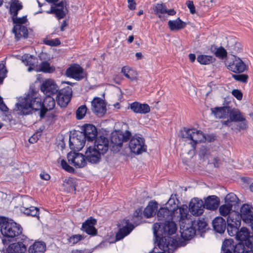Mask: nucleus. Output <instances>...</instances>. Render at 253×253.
Masks as SVG:
<instances>
[{
    "label": "nucleus",
    "instance_id": "nucleus-1",
    "mask_svg": "<svg viewBox=\"0 0 253 253\" xmlns=\"http://www.w3.org/2000/svg\"><path fill=\"white\" fill-rule=\"evenodd\" d=\"M55 105V100L51 96H46L42 102L39 93L34 90H30L26 96L16 104V107L23 115H28L33 110H40V116L43 118L47 111L53 109Z\"/></svg>",
    "mask_w": 253,
    "mask_h": 253
},
{
    "label": "nucleus",
    "instance_id": "nucleus-2",
    "mask_svg": "<svg viewBox=\"0 0 253 253\" xmlns=\"http://www.w3.org/2000/svg\"><path fill=\"white\" fill-rule=\"evenodd\" d=\"M153 233L155 241L162 251L159 253H172L177 247L178 242L170 235L176 233L177 227L174 222L167 220L164 223H155L153 224Z\"/></svg>",
    "mask_w": 253,
    "mask_h": 253
},
{
    "label": "nucleus",
    "instance_id": "nucleus-3",
    "mask_svg": "<svg viewBox=\"0 0 253 253\" xmlns=\"http://www.w3.org/2000/svg\"><path fill=\"white\" fill-rule=\"evenodd\" d=\"M0 232L4 238L2 239L3 245L6 247L11 242L18 239L25 240L26 236L22 234V228L15 222L6 221L1 225Z\"/></svg>",
    "mask_w": 253,
    "mask_h": 253
},
{
    "label": "nucleus",
    "instance_id": "nucleus-4",
    "mask_svg": "<svg viewBox=\"0 0 253 253\" xmlns=\"http://www.w3.org/2000/svg\"><path fill=\"white\" fill-rule=\"evenodd\" d=\"M207 223L204 219L194 220H187L180 223V232L181 236L184 240L192 239L196 234V232L202 233L205 231Z\"/></svg>",
    "mask_w": 253,
    "mask_h": 253
},
{
    "label": "nucleus",
    "instance_id": "nucleus-5",
    "mask_svg": "<svg viewBox=\"0 0 253 253\" xmlns=\"http://www.w3.org/2000/svg\"><path fill=\"white\" fill-rule=\"evenodd\" d=\"M181 138L183 141H188L191 144L192 150H196V145L203 139L208 142H212L215 140V136L213 135H205L200 130L195 128H187L184 127L181 133Z\"/></svg>",
    "mask_w": 253,
    "mask_h": 253
},
{
    "label": "nucleus",
    "instance_id": "nucleus-6",
    "mask_svg": "<svg viewBox=\"0 0 253 253\" xmlns=\"http://www.w3.org/2000/svg\"><path fill=\"white\" fill-rule=\"evenodd\" d=\"M225 64L228 70L236 73H243L248 69L247 66L239 57L232 54L226 58Z\"/></svg>",
    "mask_w": 253,
    "mask_h": 253
},
{
    "label": "nucleus",
    "instance_id": "nucleus-7",
    "mask_svg": "<svg viewBox=\"0 0 253 253\" xmlns=\"http://www.w3.org/2000/svg\"><path fill=\"white\" fill-rule=\"evenodd\" d=\"M85 141L82 131L74 130L70 135V148L75 151H79L84 147Z\"/></svg>",
    "mask_w": 253,
    "mask_h": 253
},
{
    "label": "nucleus",
    "instance_id": "nucleus-8",
    "mask_svg": "<svg viewBox=\"0 0 253 253\" xmlns=\"http://www.w3.org/2000/svg\"><path fill=\"white\" fill-rule=\"evenodd\" d=\"M33 203L34 200L31 197H25L22 199V205L20 210L27 215L37 217L39 218V209L33 206Z\"/></svg>",
    "mask_w": 253,
    "mask_h": 253
},
{
    "label": "nucleus",
    "instance_id": "nucleus-9",
    "mask_svg": "<svg viewBox=\"0 0 253 253\" xmlns=\"http://www.w3.org/2000/svg\"><path fill=\"white\" fill-rule=\"evenodd\" d=\"M130 151L136 155H139L147 150V146L145 144V139L140 136H133L129 142Z\"/></svg>",
    "mask_w": 253,
    "mask_h": 253
},
{
    "label": "nucleus",
    "instance_id": "nucleus-10",
    "mask_svg": "<svg viewBox=\"0 0 253 253\" xmlns=\"http://www.w3.org/2000/svg\"><path fill=\"white\" fill-rule=\"evenodd\" d=\"M131 134L128 130H126L124 133L121 131H117L111 134V142L113 147H117V149H120L123 142H127L130 138Z\"/></svg>",
    "mask_w": 253,
    "mask_h": 253
},
{
    "label": "nucleus",
    "instance_id": "nucleus-11",
    "mask_svg": "<svg viewBox=\"0 0 253 253\" xmlns=\"http://www.w3.org/2000/svg\"><path fill=\"white\" fill-rule=\"evenodd\" d=\"M72 88L69 86L60 89L56 95V101L61 107H66L72 96Z\"/></svg>",
    "mask_w": 253,
    "mask_h": 253
},
{
    "label": "nucleus",
    "instance_id": "nucleus-12",
    "mask_svg": "<svg viewBox=\"0 0 253 253\" xmlns=\"http://www.w3.org/2000/svg\"><path fill=\"white\" fill-rule=\"evenodd\" d=\"M67 157L68 162L76 168H84L87 164L85 155L82 153L70 152Z\"/></svg>",
    "mask_w": 253,
    "mask_h": 253
},
{
    "label": "nucleus",
    "instance_id": "nucleus-13",
    "mask_svg": "<svg viewBox=\"0 0 253 253\" xmlns=\"http://www.w3.org/2000/svg\"><path fill=\"white\" fill-rule=\"evenodd\" d=\"M15 241V243H10L8 245V246L6 249V253H25L27 250V237H26L25 240L18 239Z\"/></svg>",
    "mask_w": 253,
    "mask_h": 253
},
{
    "label": "nucleus",
    "instance_id": "nucleus-14",
    "mask_svg": "<svg viewBox=\"0 0 253 253\" xmlns=\"http://www.w3.org/2000/svg\"><path fill=\"white\" fill-rule=\"evenodd\" d=\"M91 110L98 117H102L106 112V104L104 100L100 98L95 97L91 101Z\"/></svg>",
    "mask_w": 253,
    "mask_h": 253
},
{
    "label": "nucleus",
    "instance_id": "nucleus-15",
    "mask_svg": "<svg viewBox=\"0 0 253 253\" xmlns=\"http://www.w3.org/2000/svg\"><path fill=\"white\" fill-rule=\"evenodd\" d=\"M236 238L239 242L245 243L247 247L253 249V236L250 235V232L247 228H241L237 233Z\"/></svg>",
    "mask_w": 253,
    "mask_h": 253
},
{
    "label": "nucleus",
    "instance_id": "nucleus-16",
    "mask_svg": "<svg viewBox=\"0 0 253 253\" xmlns=\"http://www.w3.org/2000/svg\"><path fill=\"white\" fill-rule=\"evenodd\" d=\"M41 90L46 96L55 94L59 91L58 86L52 80H47L43 82L41 86Z\"/></svg>",
    "mask_w": 253,
    "mask_h": 253
},
{
    "label": "nucleus",
    "instance_id": "nucleus-17",
    "mask_svg": "<svg viewBox=\"0 0 253 253\" xmlns=\"http://www.w3.org/2000/svg\"><path fill=\"white\" fill-rule=\"evenodd\" d=\"M82 134H84V139L88 142L94 140L97 137V130L96 127L92 124H85L81 128Z\"/></svg>",
    "mask_w": 253,
    "mask_h": 253
},
{
    "label": "nucleus",
    "instance_id": "nucleus-18",
    "mask_svg": "<svg viewBox=\"0 0 253 253\" xmlns=\"http://www.w3.org/2000/svg\"><path fill=\"white\" fill-rule=\"evenodd\" d=\"M66 75L76 80L80 81L84 78L83 68L78 64H74L66 71Z\"/></svg>",
    "mask_w": 253,
    "mask_h": 253
},
{
    "label": "nucleus",
    "instance_id": "nucleus-19",
    "mask_svg": "<svg viewBox=\"0 0 253 253\" xmlns=\"http://www.w3.org/2000/svg\"><path fill=\"white\" fill-rule=\"evenodd\" d=\"M96 223V219L90 216L82 223L81 230L88 235L95 236L97 234V230L94 227Z\"/></svg>",
    "mask_w": 253,
    "mask_h": 253
},
{
    "label": "nucleus",
    "instance_id": "nucleus-20",
    "mask_svg": "<svg viewBox=\"0 0 253 253\" xmlns=\"http://www.w3.org/2000/svg\"><path fill=\"white\" fill-rule=\"evenodd\" d=\"M84 155L86 162L94 164L98 163L101 161V156L103 155L93 147L89 146L86 149Z\"/></svg>",
    "mask_w": 253,
    "mask_h": 253
},
{
    "label": "nucleus",
    "instance_id": "nucleus-21",
    "mask_svg": "<svg viewBox=\"0 0 253 253\" xmlns=\"http://www.w3.org/2000/svg\"><path fill=\"white\" fill-rule=\"evenodd\" d=\"M241 213L240 216L241 219L248 224H252L253 222V209L248 204H244L242 206L240 209Z\"/></svg>",
    "mask_w": 253,
    "mask_h": 253
},
{
    "label": "nucleus",
    "instance_id": "nucleus-22",
    "mask_svg": "<svg viewBox=\"0 0 253 253\" xmlns=\"http://www.w3.org/2000/svg\"><path fill=\"white\" fill-rule=\"evenodd\" d=\"M205 209L203 202L198 198H194L191 200L189 203V211L193 215L197 216L201 215Z\"/></svg>",
    "mask_w": 253,
    "mask_h": 253
},
{
    "label": "nucleus",
    "instance_id": "nucleus-23",
    "mask_svg": "<svg viewBox=\"0 0 253 253\" xmlns=\"http://www.w3.org/2000/svg\"><path fill=\"white\" fill-rule=\"evenodd\" d=\"M109 141L107 138L100 136L95 139L93 147L104 155L109 149Z\"/></svg>",
    "mask_w": 253,
    "mask_h": 253
},
{
    "label": "nucleus",
    "instance_id": "nucleus-24",
    "mask_svg": "<svg viewBox=\"0 0 253 253\" xmlns=\"http://www.w3.org/2000/svg\"><path fill=\"white\" fill-rule=\"evenodd\" d=\"M230 109L231 107L228 106L216 107L211 108V111L216 118H226L229 117Z\"/></svg>",
    "mask_w": 253,
    "mask_h": 253
},
{
    "label": "nucleus",
    "instance_id": "nucleus-25",
    "mask_svg": "<svg viewBox=\"0 0 253 253\" xmlns=\"http://www.w3.org/2000/svg\"><path fill=\"white\" fill-rule=\"evenodd\" d=\"M126 225L123 228H120L116 235V239L117 241L123 239L125 236L128 235L134 229V226L131 223H129V220L124 219Z\"/></svg>",
    "mask_w": 253,
    "mask_h": 253
},
{
    "label": "nucleus",
    "instance_id": "nucleus-26",
    "mask_svg": "<svg viewBox=\"0 0 253 253\" xmlns=\"http://www.w3.org/2000/svg\"><path fill=\"white\" fill-rule=\"evenodd\" d=\"M130 108L133 112L137 114H146L150 111V107L147 104H141L138 102L132 103Z\"/></svg>",
    "mask_w": 253,
    "mask_h": 253
},
{
    "label": "nucleus",
    "instance_id": "nucleus-27",
    "mask_svg": "<svg viewBox=\"0 0 253 253\" xmlns=\"http://www.w3.org/2000/svg\"><path fill=\"white\" fill-rule=\"evenodd\" d=\"M214 230L219 233H223L226 227L225 220L220 216L215 217L212 222Z\"/></svg>",
    "mask_w": 253,
    "mask_h": 253
},
{
    "label": "nucleus",
    "instance_id": "nucleus-28",
    "mask_svg": "<svg viewBox=\"0 0 253 253\" xmlns=\"http://www.w3.org/2000/svg\"><path fill=\"white\" fill-rule=\"evenodd\" d=\"M175 214L167 208H161L157 212L158 220L166 221L171 220Z\"/></svg>",
    "mask_w": 253,
    "mask_h": 253
},
{
    "label": "nucleus",
    "instance_id": "nucleus-29",
    "mask_svg": "<svg viewBox=\"0 0 253 253\" xmlns=\"http://www.w3.org/2000/svg\"><path fill=\"white\" fill-rule=\"evenodd\" d=\"M219 204V198L214 195L209 196L205 199L204 204L205 208L210 210H215L217 209Z\"/></svg>",
    "mask_w": 253,
    "mask_h": 253
},
{
    "label": "nucleus",
    "instance_id": "nucleus-30",
    "mask_svg": "<svg viewBox=\"0 0 253 253\" xmlns=\"http://www.w3.org/2000/svg\"><path fill=\"white\" fill-rule=\"evenodd\" d=\"M12 32L15 35L16 41H19L21 38L26 39L28 36V31L27 27L23 25H14Z\"/></svg>",
    "mask_w": 253,
    "mask_h": 253
},
{
    "label": "nucleus",
    "instance_id": "nucleus-31",
    "mask_svg": "<svg viewBox=\"0 0 253 253\" xmlns=\"http://www.w3.org/2000/svg\"><path fill=\"white\" fill-rule=\"evenodd\" d=\"M166 4L163 3H158L153 5V10L154 14L162 21L167 19V17L163 15L166 13Z\"/></svg>",
    "mask_w": 253,
    "mask_h": 253
},
{
    "label": "nucleus",
    "instance_id": "nucleus-32",
    "mask_svg": "<svg viewBox=\"0 0 253 253\" xmlns=\"http://www.w3.org/2000/svg\"><path fill=\"white\" fill-rule=\"evenodd\" d=\"M46 245L43 242H35L28 249L29 253H44Z\"/></svg>",
    "mask_w": 253,
    "mask_h": 253
},
{
    "label": "nucleus",
    "instance_id": "nucleus-33",
    "mask_svg": "<svg viewBox=\"0 0 253 253\" xmlns=\"http://www.w3.org/2000/svg\"><path fill=\"white\" fill-rule=\"evenodd\" d=\"M168 26L171 31H178L185 27L186 23L182 21L179 18L175 20H169Z\"/></svg>",
    "mask_w": 253,
    "mask_h": 253
},
{
    "label": "nucleus",
    "instance_id": "nucleus-34",
    "mask_svg": "<svg viewBox=\"0 0 253 253\" xmlns=\"http://www.w3.org/2000/svg\"><path fill=\"white\" fill-rule=\"evenodd\" d=\"M158 208V203L154 201H151L143 211V214L146 218L153 216Z\"/></svg>",
    "mask_w": 253,
    "mask_h": 253
},
{
    "label": "nucleus",
    "instance_id": "nucleus-35",
    "mask_svg": "<svg viewBox=\"0 0 253 253\" xmlns=\"http://www.w3.org/2000/svg\"><path fill=\"white\" fill-rule=\"evenodd\" d=\"M229 117L232 122H239L241 121L245 120V116L237 109L231 108Z\"/></svg>",
    "mask_w": 253,
    "mask_h": 253
},
{
    "label": "nucleus",
    "instance_id": "nucleus-36",
    "mask_svg": "<svg viewBox=\"0 0 253 253\" xmlns=\"http://www.w3.org/2000/svg\"><path fill=\"white\" fill-rule=\"evenodd\" d=\"M234 244V241L232 239L224 240L221 246L222 253H233Z\"/></svg>",
    "mask_w": 253,
    "mask_h": 253
},
{
    "label": "nucleus",
    "instance_id": "nucleus-37",
    "mask_svg": "<svg viewBox=\"0 0 253 253\" xmlns=\"http://www.w3.org/2000/svg\"><path fill=\"white\" fill-rule=\"evenodd\" d=\"M176 196V194H172L171 195L170 198L169 199V201H168L166 204V207L169 209V210H170V211H172V212L174 213L175 214L176 213H178L177 210L178 207L177 204L176 203V202H178V200L175 197Z\"/></svg>",
    "mask_w": 253,
    "mask_h": 253
},
{
    "label": "nucleus",
    "instance_id": "nucleus-38",
    "mask_svg": "<svg viewBox=\"0 0 253 253\" xmlns=\"http://www.w3.org/2000/svg\"><path fill=\"white\" fill-rule=\"evenodd\" d=\"M211 51L212 53H214L216 57L221 59H223L227 57V52L222 46L217 47L214 45H211Z\"/></svg>",
    "mask_w": 253,
    "mask_h": 253
},
{
    "label": "nucleus",
    "instance_id": "nucleus-39",
    "mask_svg": "<svg viewBox=\"0 0 253 253\" xmlns=\"http://www.w3.org/2000/svg\"><path fill=\"white\" fill-rule=\"evenodd\" d=\"M22 61L27 66H33V67H38V58L33 55L28 54L22 56Z\"/></svg>",
    "mask_w": 253,
    "mask_h": 253
},
{
    "label": "nucleus",
    "instance_id": "nucleus-40",
    "mask_svg": "<svg viewBox=\"0 0 253 253\" xmlns=\"http://www.w3.org/2000/svg\"><path fill=\"white\" fill-rule=\"evenodd\" d=\"M241 222V217L239 213L235 211H232L228 215L227 220V225H235V223Z\"/></svg>",
    "mask_w": 253,
    "mask_h": 253
},
{
    "label": "nucleus",
    "instance_id": "nucleus-41",
    "mask_svg": "<svg viewBox=\"0 0 253 253\" xmlns=\"http://www.w3.org/2000/svg\"><path fill=\"white\" fill-rule=\"evenodd\" d=\"M177 213H175V216L179 217L180 223L182 221H186L187 220H190L187 218L188 215L187 207L186 205H183L181 207H178Z\"/></svg>",
    "mask_w": 253,
    "mask_h": 253
},
{
    "label": "nucleus",
    "instance_id": "nucleus-42",
    "mask_svg": "<svg viewBox=\"0 0 253 253\" xmlns=\"http://www.w3.org/2000/svg\"><path fill=\"white\" fill-rule=\"evenodd\" d=\"M55 69L50 66L47 61H42L39 65L38 64L37 71L44 73H51L54 72Z\"/></svg>",
    "mask_w": 253,
    "mask_h": 253
},
{
    "label": "nucleus",
    "instance_id": "nucleus-43",
    "mask_svg": "<svg viewBox=\"0 0 253 253\" xmlns=\"http://www.w3.org/2000/svg\"><path fill=\"white\" fill-rule=\"evenodd\" d=\"M23 7L21 3L18 0H14L11 2L10 6L9 11L12 16H16L18 15V11L21 10Z\"/></svg>",
    "mask_w": 253,
    "mask_h": 253
},
{
    "label": "nucleus",
    "instance_id": "nucleus-44",
    "mask_svg": "<svg viewBox=\"0 0 253 253\" xmlns=\"http://www.w3.org/2000/svg\"><path fill=\"white\" fill-rule=\"evenodd\" d=\"M197 60L201 64L208 65L213 62L215 59L212 56L200 55L198 56Z\"/></svg>",
    "mask_w": 253,
    "mask_h": 253
},
{
    "label": "nucleus",
    "instance_id": "nucleus-45",
    "mask_svg": "<svg viewBox=\"0 0 253 253\" xmlns=\"http://www.w3.org/2000/svg\"><path fill=\"white\" fill-rule=\"evenodd\" d=\"M239 200L237 196L233 193L228 194L225 198V202L226 204L231 206L235 205Z\"/></svg>",
    "mask_w": 253,
    "mask_h": 253
},
{
    "label": "nucleus",
    "instance_id": "nucleus-46",
    "mask_svg": "<svg viewBox=\"0 0 253 253\" xmlns=\"http://www.w3.org/2000/svg\"><path fill=\"white\" fill-rule=\"evenodd\" d=\"M240 222L235 223V225H227L226 228L228 234L230 236H236L240 227Z\"/></svg>",
    "mask_w": 253,
    "mask_h": 253
},
{
    "label": "nucleus",
    "instance_id": "nucleus-47",
    "mask_svg": "<svg viewBox=\"0 0 253 253\" xmlns=\"http://www.w3.org/2000/svg\"><path fill=\"white\" fill-rule=\"evenodd\" d=\"M85 236L84 235L75 234L72 235L68 238V241L70 244L75 245L79 242L84 239Z\"/></svg>",
    "mask_w": 253,
    "mask_h": 253
},
{
    "label": "nucleus",
    "instance_id": "nucleus-48",
    "mask_svg": "<svg viewBox=\"0 0 253 253\" xmlns=\"http://www.w3.org/2000/svg\"><path fill=\"white\" fill-rule=\"evenodd\" d=\"M142 208H139L137 209L133 215L132 220L136 224H139L141 220L142 219Z\"/></svg>",
    "mask_w": 253,
    "mask_h": 253
},
{
    "label": "nucleus",
    "instance_id": "nucleus-49",
    "mask_svg": "<svg viewBox=\"0 0 253 253\" xmlns=\"http://www.w3.org/2000/svg\"><path fill=\"white\" fill-rule=\"evenodd\" d=\"M247 249L246 245L244 242H239V243L234 244L233 253H244L245 251Z\"/></svg>",
    "mask_w": 253,
    "mask_h": 253
},
{
    "label": "nucleus",
    "instance_id": "nucleus-50",
    "mask_svg": "<svg viewBox=\"0 0 253 253\" xmlns=\"http://www.w3.org/2000/svg\"><path fill=\"white\" fill-rule=\"evenodd\" d=\"M87 111V107L85 105L80 106L76 112V118L78 120H81L84 118Z\"/></svg>",
    "mask_w": 253,
    "mask_h": 253
},
{
    "label": "nucleus",
    "instance_id": "nucleus-51",
    "mask_svg": "<svg viewBox=\"0 0 253 253\" xmlns=\"http://www.w3.org/2000/svg\"><path fill=\"white\" fill-rule=\"evenodd\" d=\"M232 207L225 204L221 205L219 208V211L220 215L223 216H228L229 213H231Z\"/></svg>",
    "mask_w": 253,
    "mask_h": 253
},
{
    "label": "nucleus",
    "instance_id": "nucleus-52",
    "mask_svg": "<svg viewBox=\"0 0 253 253\" xmlns=\"http://www.w3.org/2000/svg\"><path fill=\"white\" fill-rule=\"evenodd\" d=\"M12 20L13 23L15 24V25H22L23 24H25L27 21L26 16H23L21 18H18L17 16H12Z\"/></svg>",
    "mask_w": 253,
    "mask_h": 253
},
{
    "label": "nucleus",
    "instance_id": "nucleus-53",
    "mask_svg": "<svg viewBox=\"0 0 253 253\" xmlns=\"http://www.w3.org/2000/svg\"><path fill=\"white\" fill-rule=\"evenodd\" d=\"M61 166L63 169L69 173H74L75 172V169L72 167L69 166L64 160H61Z\"/></svg>",
    "mask_w": 253,
    "mask_h": 253
},
{
    "label": "nucleus",
    "instance_id": "nucleus-54",
    "mask_svg": "<svg viewBox=\"0 0 253 253\" xmlns=\"http://www.w3.org/2000/svg\"><path fill=\"white\" fill-rule=\"evenodd\" d=\"M232 77L236 81L244 83H247L248 79V76L245 74H232Z\"/></svg>",
    "mask_w": 253,
    "mask_h": 253
},
{
    "label": "nucleus",
    "instance_id": "nucleus-55",
    "mask_svg": "<svg viewBox=\"0 0 253 253\" xmlns=\"http://www.w3.org/2000/svg\"><path fill=\"white\" fill-rule=\"evenodd\" d=\"M236 125L237 129L239 131L242 130H246L248 127V122L245 118V121H241Z\"/></svg>",
    "mask_w": 253,
    "mask_h": 253
},
{
    "label": "nucleus",
    "instance_id": "nucleus-56",
    "mask_svg": "<svg viewBox=\"0 0 253 253\" xmlns=\"http://www.w3.org/2000/svg\"><path fill=\"white\" fill-rule=\"evenodd\" d=\"M130 70L127 66H124L122 67L121 70V73L123 74V75L128 79L130 81H133L134 78L133 77H130L129 73L130 72Z\"/></svg>",
    "mask_w": 253,
    "mask_h": 253
},
{
    "label": "nucleus",
    "instance_id": "nucleus-57",
    "mask_svg": "<svg viewBox=\"0 0 253 253\" xmlns=\"http://www.w3.org/2000/svg\"><path fill=\"white\" fill-rule=\"evenodd\" d=\"M55 14L58 19L64 18L66 15L62 8H57Z\"/></svg>",
    "mask_w": 253,
    "mask_h": 253
},
{
    "label": "nucleus",
    "instance_id": "nucleus-58",
    "mask_svg": "<svg viewBox=\"0 0 253 253\" xmlns=\"http://www.w3.org/2000/svg\"><path fill=\"white\" fill-rule=\"evenodd\" d=\"M232 95L238 100H240L242 99L243 94L242 92L238 89H234L232 92Z\"/></svg>",
    "mask_w": 253,
    "mask_h": 253
},
{
    "label": "nucleus",
    "instance_id": "nucleus-59",
    "mask_svg": "<svg viewBox=\"0 0 253 253\" xmlns=\"http://www.w3.org/2000/svg\"><path fill=\"white\" fill-rule=\"evenodd\" d=\"M203 3L204 5H207L209 7H212L214 4L217 2V0H201Z\"/></svg>",
    "mask_w": 253,
    "mask_h": 253
},
{
    "label": "nucleus",
    "instance_id": "nucleus-60",
    "mask_svg": "<svg viewBox=\"0 0 253 253\" xmlns=\"http://www.w3.org/2000/svg\"><path fill=\"white\" fill-rule=\"evenodd\" d=\"M7 70L5 66L2 64H0V77L4 78L6 77Z\"/></svg>",
    "mask_w": 253,
    "mask_h": 253
},
{
    "label": "nucleus",
    "instance_id": "nucleus-61",
    "mask_svg": "<svg viewBox=\"0 0 253 253\" xmlns=\"http://www.w3.org/2000/svg\"><path fill=\"white\" fill-rule=\"evenodd\" d=\"M187 7L189 8L191 13L194 14L195 13V8L192 1L188 0L187 2Z\"/></svg>",
    "mask_w": 253,
    "mask_h": 253
},
{
    "label": "nucleus",
    "instance_id": "nucleus-62",
    "mask_svg": "<svg viewBox=\"0 0 253 253\" xmlns=\"http://www.w3.org/2000/svg\"><path fill=\"white\" fill-rule=\"evenodd\" d=\"M208 153V150L207 147L205 146H202L199 151V155L200 157H204Z\"/></svg>",
    "mask_w": 253,
    "mask_h": 253
},
{
    "label": "nucleus",
    "instance_id": "nucleus-63",
    "mask_svg": "<svg viewBox=\"0 0 253 253\" xmlns=\"http://www.w3.org/2000/svg\"><path fill=\"white\" fill-rule=\"evenodd\" d=\"M233 51L232 53L238 52L241 49V45L240 42H236L234 45L232 46Z\"/></svg>",
    "mask_w": 253,
    "mask_h": 253
},
{
    "label": "nucleus",
    "instance_id": "nucleus-64",
    "mask_svg": "<svg viewBox=\"0 0 253 253\" xmlns=\"http://www.w3.org/2000/svg\"><path fill=\"white\" fill-rule=\"evenodd\" d=\"M128 3V7L130 10H134L136 7V2L134 0H127Z\"/></svg>",
    "mask_w": 253,
    "mask_h": 253
}]
</instances>
